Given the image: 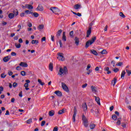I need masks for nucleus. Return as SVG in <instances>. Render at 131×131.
I'll return each mask as SVG.
<instances>
[{"label": "nucleus", "instance_id": "nucleus-9", "mask_svg": "<svg viewBox=\"0 0 131 131\" xmlns=\"http://www.w3.org/2000/svg\"><path fill=\"white\" fill-rule=\"evenodd\" d=\"M19 66H21V67L27 68L28 67V64H27V63L26 62H21L19 63Z\"/></svg>", "mask_w": 131, "mask_h": 131}, {"label": "nucleus", "instance_id": "nucleus-23", "mask_svg": "<svg viewBox=\"0 0 131 131\" xmlns=\"http://www.w3.org/2000/svg\"><path fill=\"white\" fill-rule=\"evenodd\" d=\"M81 7V6L80 5L76 4L74 5V9H75V10H78V9H80Z\"/></svg>", "mask_w": 131, "mask_h": 131}, {"label": "nucleus", "instance_id": "nucleus-64", "mask_svg": "<svg viewBox=\"0 0 131 131\" xmlns=\"http://www.w3.org/2000/svg\"><path fill=\"white\" fill-rule=\"evenodd\" d=\"M28 85H29V84L27 83H25L24 84L25 88H28Z\"/></svg>", "mask_w": 131, "mask_h": 131}, {"label": "nucleus", "instance_id": "nucleus-3", "mask_svg": "<svg viewBox=\"0 0 131 131\" xmlns=\"http://www.w3.org/2000/svg\"><path fill=\"white\" fill-rule=\"evenodd\" d=\"M58 57H57V59L60 61H64L65 60V58L64 57V54L62 53H58L57 54Z\"/></svg>", "mask_w": 131, "mask_h": 131}, {"label": "nucleus", "instance_id": "nucleus-2", "mask_svg": "<svg viewBox=\"0 0 131 131\" xmlns=\"http://www.w3.org/2000/svg\"><path fill=\"white\" fill-rule=\"evenodd\" d=\"M82 120L84 126H85V127H88L89 126V121L84 114L82 116Z\"/></svg>", "mask_w": 131, "mask_h": 131}, {"label": "nucleus", "instance_id": "nucleus-19", "mask_svg": "<svg viewBox=\"0 0 131 131\" xmlns=\"http://www.w3.org/2000/svg\"><path fill=\"white\" fill-rule=\"evenodd\" d=\"M90 52H91V54L95 55V56H98V52H97V51H96L94 49H92V50H90Z\"/></svg>", "mask_w": 131, "mask_h": 131}, {"label": "nucleus", "instance_id": "nucleus-49", "mask_svg": "<svg viewBox=\"0 0 131 131\" xmlns=\"http://www.w3.org/2000/svg\"><path fill=\"white\" fill-rule=\"evenodd\" d=\"M88 86V83H85L82 85V89H84Z\"/></svg>", "mask_w": 131, "mask_h": 131}, {"label": "nucleus", "instance_id": "nucleus-29", "mask_svg": "<svg viewBox=\"0 0 131 131\" xmlns=\"http://www.w3.org/2000/svg\"><path fill=\"white\" fill-rule=\"evenodd\" d=\"M90 127L91 129H94L96 127V125L95 124H92L90 125Z\"/></svg>", "mask_w": 131, "mask_h": 131}, {"label": "nucleus", "instance_id": "nucleus-54", "mask_svg": "<svg viewBox=\"0 0 131 131\" xmlns=\"http://www.w3.org/2000/svg\"><path fill=\"white\" fill-rule=\"evenodd\" d=\"M7 76V75H5V74H1V78H5Z\"/></svg>", "mask_w": 131, "mask_h": 131}, {"label": "nucleus", "instance_id": "nucleus-36", "mask_svg": "<svg viewBox=\"0 0 131 131\" xmlns=\"http://www.w3.org/2000/svg\"><path fill=\"white\" fill-rule=\"evenodd\" d=\"M119 15L120 16V17H122V18H125V15H124L123 13H122V12H120Z\"/></svg>", "mask_w": 131, "mask_h": 131}, {"label": "nucleus", "instance_id": "nucleus-33", "mask_svg": "<svg viewBox=\"0 0 131 131\" xmlns=\"http://www.w3.org/2000/svg\"><path fill=\"white\" fill-rule=\"evenodd\" d=\"M112 119H113V120H116V119H117V116H116V115H113L112 116Z\"/></svg>", "mask_w": 131, "mask_h": 131}, {"label": "nucleus", "instance_id": "nucleus-45", "mask_svg": "<svg viewBox=\"0 0 131 131\" xmlns=\"http://www.w3.org/2000/svg\"><path fill=\"white\" fill-rule=\"evenodd\" d=\"M117 66H122L123 65V63L122 62H120L116 64Z\"/></svg>", "mask_w": 131, "mask_h": 131}, {"label": "nucleus", "instance_id": "nucleus-61", "mask_svg": "<svg viewBox=\"0 0 131 131\" xmlns=\"http://www.w3.org/2000/svg\"><path fill=\"white\" fill-rule=\"evenodd\" d=\"M92 70H89L88 71L86 72V73L88 74V75H90V73H92Z\"/></svg>", "mask_w": 131, "mask_h": 131}, {"label": "nucleus", "instance_id": "nucleus-20", "mask_svg": "<svg viewBox=\"0 0 131 131\" xmlns=\"http://www.w3.org/2000/svg\"><path fill=\"white\" fill-rule=\"evenodd\" d=\"M75 42L77 46L79 45V39L77 37H75Z\"/></svg>", "mask_w": 131, "mask_h": 131}, {"label": "nucleus", "instance_id": "nucleus-34", "mask_svg": "<svg viewBox=\"0 0 131 131\" xmlns=\"http://www.w3.org/2000/svg\"><path fill=\"white\" fill-rule=\"evenodd\" d=\"M38 82L41 85H45V83L42 82L41 81V80L38 79Z\"/></svg>", "mask_w": 131, "mask_h": 131}, {"label": "nucleus", "instance_id": "nucleus-56", "mask_svg": "<svg viewBox=\"0 0 131 131\" xmlns=\"http://www.w3.org/2000/svg\"><path fill=\"white\" fill-rule=\"evenodd\" d=\"M53 131H58V126L54 127Z\"/></svg>", "mask_w": 131, "mask_h": 131}, {"label": "nucleus", "instance_id": "nucleus-21", "mask_svg": "<svg viewBox=\"0 0 131 131\" xmlns=\"http://www.w3.org/2000/svg\"><path fill=\"white\" fill-rule=\"evenodd\" d=\"M49 70H50V71H53V69L54 68V67L53 66V63L50 62L49 66Z\"/></svg>", "mask_w": 131, "mask_h": 131}, {"label": "nucleus", "instance_id": "nucleus-63", "mask_svg": "<svg viewBox=\"0 0 131 131\" xmlns=\"http://www.w3.org/2000/svg\"><path fill=\"white\" fill-rule=\"evenodd\" d=\"M113 109H114V106H112L110 107V111H113Z\"/></svg>", "mask_w": 131, "mask_h": 131}, {"label": "nucleus", "instance_id": "nucleus-22", "mask_svg": "<svg viewBox=\"0 0 131 131\" xmlns=\"http://www.w3.org/2000/svg\"><path fill=\"white\" fill-rule=\"evenodd\" d=\"M49 115L51 117L54 116V115H55V111H54V110L50 111L49 113Z\"/></svg>", "mask_w": 131, "mask_h": 131}, {"label": "nucleus", "instance_id": "nucleus-35", "mask_svg": "<svg viewBox=\"0 0 131 131\" xmlns=\"http://www.w3.org/2000/svg\"><path fill=\"white\" fill-rule=\"evenodd\" d=\"M64 113V109H62V110H60L58 112V114L61 115V114H63V113Z\"/></svg>", "mask_w": 131, "mask_h": 131}, {"label": "nucleus", "instance_id": "nucleus-44", "mask_svg": "<svg viewBox=\"0 0 131 131\" xmlns=\"http://www.w3.org/2000/svg\"><path fill=\"white\" fill-rule=\"evenodd\" d=\"M74 32H73V31H71L70 32V35L71 36V37H73V34H74Z\"/></svg>", "mask_w": 131, "mask_h": 131}, {"label": "nucleus", "instance_id": "nucleus-27", "mask_svg": "<svg viewBox=\"0 0 131 131\" xmlns=\"http://www.w3.org/2000/svg\"><path fill=\"white\" fill-rule=\"evenodd\" d=\"M15 16V14L14 13H9L8 15V17L10 19H13V17Z\"/></svg>", "mask_w": 131, "mask_h": 131}, {"label": "nucleus", "instance_id": "nucleus-37", "mask_svg": "<svg viewBox=\"0 0 131 131\" xmlns=\"http://www.w3.org/2000/svg\"><path fill=\"white\" fill-rule=\"evenodd\" d=\"M101 54H102V55H104L105 54H107V50H102L101 52H100Z\"/></svg>", "mask_w": 131, "mask_h": 131}, {"label": "nucleus", "instance_id": "nucleus-46", "mask_svg": "<svg viewBox=\"0 0 131 131\" xmlns=\"http://www.w3.org/2000/svg\"><path fill=\"white\" fill-rule=\"evenodd\" d=\"M12 85L13 88H17V85H18V84L17 83V82H14Z\"/></svg>", "mask_w": 131, "mask_h": 131}, {"label": "nucleus", "instance_id": "nucleus-25", "mask_svg": "<svg viewBox=\"0 0 131 131\" xmlns=\"http://www.w3.org/2000/svg\"><path fill=\"white\" fill-rule=\"evenodd\" d=\"M26 8H27V9H33V6H32V5H28V4H26Z\"/></svg>", "mask_w": 131, "mask_h": 131}, {"label": "nucleus", "instance_id": "nucleus-53", "mask_svg": "<svg viewBox=\"0 0 131 131\" xmlns=\"http://www.w3.org/2000/svg\"><path fill=\"white\" fill-rule=\"evenodd\" d=\"M46 124V121H42L41 123V126H43Z\"/></svg>", "mask_w": 131, "mask_h": 131}, {"label": "nucleus", "instance_id": "nucleus-52", "mask_svg": "<svg viewBox=\"0 0 131 131\" xmlns=\"http://www.w3.org/2000/svg\"><path fill=\"white\" fill-rule=\"evenodd\" d=\"M121 126L122 127H126V125L125 124V123H121Z\"/></svg>", "mask_w": 131, "mask_h": 131}, {"label": "nucleus", "instance_id": "nucleus-5", "mask_svg": "<svg viewBox=\"0 0 131 131\" xmlns=\"http://www.w3.org/2000/svg\"><path fill=\"white\" fill-rule=\"evenodd\" d=\"M77 113V110L76 109V107H74V114L73 115V122H75V117H76V114Z\"/></svg>", "mask_w": 131, "mask_h": 131}, {"label": "nucleus", "instance_id": "nucleus-11", "mask_svg": "<svg viewBox=\"0 0 131 131\" xmlns=\"http://www.w3.org/2000/svg\"><path fill=\"white\" fill-rule=\"evenodd\" d=\"M82 107L84 111H86L88 110V105H86V103L84 102L82 104Z\"/></svg>", "mask_w": 131, "mask_h": 131}, {"label": "nucleus", "instance_id": "nucleus-48", "mask_svg": "<svg viewBox=\"0 0 131 131\" xmlns=\"http://www.w3.org/2000/svg\"><path fill=\"white\" fill-rule=\"evenodd\" d=\"M90 68H91V64H89L87 66V68L86 69V70H87L88 71H89V70H90Z\"/></svg>", "mask_w": 131, "mask_h": 131}, {"label": "nucleus", "instance_id": "nucleus-26", "mask_svg": "<svg viewBox=\"0 0 131 131\" xmlns=\"http://www.w3.org/2000/svg\"><path fill=\"white\" fill-rule=\"evenodd\" d=\"M32 16H34V17L37 18V17L39 16V14H38L37 12H34V13L33 12V13H32Z\"/></svg>", "mask_w": 131, "mask_h": 131}, {"label": "nucleus", "instance_id": "nucleus-28", "mask_svg": "<svg viewBox=\"0 0 131 131\" xmlns=\"http://www.w3.org/2000/svg\"><path fill=\"white\" fill-rule=\"evenodd\" d=\"M125 74V71H123L122 72L121 75V78H122V79H123L124 78V75Z\"/></svg>", "mask_w": 131, "mask_h": 131}, {"label": "nucleus", "instance_id": "nucleus-16", "mask_svg": "<svg viewBox=\"0 0 131 131\" xmlns=\"http://www.w3.org/2000/svg\"><path fill=\"white\" fill-rule=\"evenodd\" d=\"M62 30L60 29L59 30H58L56 33V36L58 38H59V37H60V36H61V34L62 33Z\"/></svg>", "mask_w": 131, "mask_h": 131}, {"label": "nucleus", "instance_id": "nucleus-6", "mask_svg": "<svg viewBox=\"0 0 131 131\" xmlns=\"http://www.w3.org/2000/svg\"><path fill=\"white\" fill-rule=\"evenodd\" d=\"M50 10L53 12L54 14H57V13H58V11H59V9L56 7H51L50 8Z\"/></svg>", "mask_w": 131, "mask_h": 131}, {"label": "nucleus", "instance_id": "nucleus-50", "mask_svg": "<svg viewBox=\"0 0 131 131\" xmlns=\"http://www.w3.org/2000/svg\"><path fill=\"white\" fill-rule=\"evenodd\" d=\"M93 22H94V21H93L89 24V28H92V26L94 25V23Z\"/></svg>", "mask_w": 131, "mask_h": 131}, {"label": "nucleus", "instance_id": "nucleus-60", "mask_svg": "<svg viewBox=\"0 0 131 131\" xmlns=\"http://www.w3.org/2000/svg\"><path fill=\"white\" fill-rule=\"evenodd\" d=\"M16 70H21L22 69V68H21V67L18 66L16 67Z\"/></svg>", "mask_w": 131, "mask_h": 131}, {"label": "nucleus", "instance_id": "nucleus-18", "mask_svg": "<svg viewBox=\"0 0 131 131\" xmlns=\"http://www.w3.org/2000/svg\"><path fill=\"white\" fill-rule=\"evenodd\" d=\"M96 39H97V37L94 36V37H92L91 38V40H90V42H91L90 44L93 45V43L94 42H95V41H96Z\"/></svg>", "mask_w": 131, "mask_h": 131}, {"label": "nucleus", "instance_id": "nucleus-39", "mask_svg": "<svg viewBox=\"0 0 131 131\" xmlns=\"http://www.w3.org/2000/svg\"><path fill=\"white\" fill-rule=\"evenodd\" d=\"M45 26L43 25H40L38 26V29H43Z\"/></svg>", "mask_w": 131, "mask_h": 131}, {"label": "nucleus", "instance_id": "nucleus-51", "mask_svg": "<svg viewBox=\"0 0 131 131\" xmlns=\"http://www.w3.org/2000/svg\"><path fill=\"white\" fill-rule=\"evenodd\" d=\"M117 125H120V124H121V122L120 121V120H117Z\"/></svg>", "mask_w": 131, "mask_h": 131}, {"label": "nucleus", "instance_id": "nucleus-10", "mask_svg": "<svg viewBox=\"0 0 131 131\" xmlns=\"http://www.w3.org/2000/svg\"><path fill=\"white\" fill-rule=\"evenodd\" d=\"M92 33V28H89V30L87 31L86 37H89Z\"/></svg>", "mask_w": 131, "mask_h": 131}, {"label": "nucleus", "instance_id": "nucleus-40", "mask_svg": "<svg viewBox=\"0 0 131 131\" xmlns=\"http://www.w3.org/2000/svg\"><path fill=\"white\" fill-rule=\"evenodd\" d=\"M15 47L17 49H20L21 48V44L18 43L17 45V43L15 44Z\"/></svg>", "mask_w": 131, "mask_h": 131}, {"label": "nucleus", "instance_id": "nucleus-38", "mask_svg": "<svg viewBox=\"0 0 131 131\" xmlns=\"http://www.w3.org/2000/svg\"><path fill=\"white\" fill-rule=\"evenodd\" d=\"M20 74L22 75V76H25V75H26V72L24 71H23L20 72Z\"/></svg>", "mask_w": 131, "mask_h": 131}, {"label": "nucleus", "instance_id": "nucleus-32", "mask_svg": "<svg viewBox=\"0 0 131 131\" xmlns=\"http://www.w3.org/2000/svg\"><path fill=\"white\" fill-rule=\"evenodd\" d=\"M13 13L15 15V16H18L19 12H18L17 10H15L13 11Z\"/></svg>", "mask_w": 131, "mask_h": 131}, {"label": "nucleus", "instance_id": "nucleus-13", "mask_svg": "<svg viewBox=\"0 0 131 131\" xmlns=\"http://www.w3.org/2000/svg\"><path fill=\"white\" fill-rule=\"evenodd\" d=\"M54 94H55L56 95H57V96H58V97H62V92H61L59 91H56L54 92Z\"/></svg>", "mask_w": 131, "mask_h": 131}, {"label": "nucleus", "instance_id": "nucleus-62", "mask_svg": "<svg viewBox=\"0 0 131 131\" xmlns=\"http://www.w3.org/2000/svg\"><path fill=\"white\" fill-rule=\"evenodd\" d=\"M59 42L60 48H62V41H61V40H59Z\"/></svg>", "mask_w": 131, "mask_h": 131}, {"label": "nucleus", "instance_id": "nucleus-57", "mask_svg": "<svg viewBox=\"0 0 131 131\" xmlns=\"http://www.w3.org/2000/svg\"><path fill=\"white\" fill-rule=\"evenodd\" d=\"M8 74H9V75H10V76H11V75H13V72L9 71H8Z\"/></svg>", "mask_w": 131, "mask_h": 131}, {"label": "nucleus", "instance_id": "nucleus-12", "mask_svg": "<svg viewBox=\"0 0 131 131\" xmlns=\"http://www.w3.org/2000/svg\"><path fill=\"white\" fill-rule=\"evenodd\" d=\"M91 91H92L93 93H97L98 92L97 88L94 85L91 86Z\"/></svg>", "mask_w": 131, "mask_h": 131}, {"label": "nucleus", "instance_id": "nucleus-55", "mask_svg": "<svg viewBox=\"0 0 131 131\" xmlns=\"http://www.w3.org/2000/svg\"><path fill=\"white\" fill-rule=\"evenodd\" d=\"M19 97H20V98H22V97H23V94H22V91H20L19 92V94L18 95Z\"/></svg>", "mask_w": 131, "mask_h": 131}, {"label": "nucleus", "instance_id": "nucleus-24", "mask_svg": "<svg viewBox=\"0 0 131 131\" xmlns=\"http://www.w3.org/2000/svg\"><path fill=\"white\" fill-rule=\"evenodd\" d=\"M117 81V79L116 78H114L112 81V84H113V86L115 85V83H116Z\"/></svg>", "mask_w": 131, "mask_h": 131}, {"label": "nucleus", "instance_id": "nucleus-41", "mask_svg": "<svg viewBox=\"0 0 131 131\" xmlns=\"http://www.w3.org/2000/svg\"><path fill=\"white\" fill-rule=\"evenodd\" d=\"M113 71L115 72V73H117V72H118L119 71V69L117 68H115L114 70Z\"/></svg>", "mask_w": 131, "mask_h": 131}, {"label": "nucleus", "instance_id": "nucleus-42", "mask_svg": "<svg viewBox=\"0 0 131 131\" xmlns=\"http://www.w3.org/2000/svg\"><path fill=\"white\" fill-rule=\"evenodd\" d=\"M31 122H32V119H30L27 121V123H28V124H30Z\"/></svg>", "mask_w": 131, "mask_h": 131}, {"label": "nucleus", "instance_id": "nucleus-15", "mask_svg": "<svg viewBox=\"0 0 131 131\" xmlns=\"http://www.w3.org/2000/svg\"><path fill=\"white\" fill-rule=\"evenodd\" d=\"M95 101L96 102H97V104L98 105H99L100 106H101V103L100 102V97H97V96H95Z\"/></svg>", "mask_w": 131, "mask_h": 131}, {"label": "nucleus", "instance_id": "nucleus-14", "mask_svg": "<svg viewBox=\"0 0 131 131\" xmlns=\"http://www.w3.org/2000/svg\"><path fill=\"white\" fill-rule=\"evenodd\" d=\"M90 46H92V44H91V40H89L86 42V44L85 46V49H88Z\"/></svg>", "mask_w": 131, "mask_h": 131}, {"label": "nucleus", "instance_id": "nucleus-7", "mask_svg": "<svg viewBox=\"0 0 131 131\" xmlns=\"http://www.w3.org/2000/svg\"><path fill=\"white\" fill-rule=\"evenodd\" d=\"M37 10L40 12H42V11H43V7L41 5V4H39L37 8Z\"/></svg>", "mask_w": 131, "mask_h": 131}, {"label": "nucleus", "instance_id": "nucleus-4", "mask_svg": "<svg viewBox=\"0 0 131 131\" xmlns=\"http://www.w3.org/2000/svg\"><path fill=\"white\" fill-rule=\"evenodd\" d=\"M61 86L64 90V91H66V92H69V89H68V87L67 86V85L65 84L64 82H61Z\"/></svg>", "mask_w": 131, "mask_h": 131}, {"label": "nucleus", "instance_id": "nucleus-30", "mask_svg": "<svg viewBox=\"0 0 131 131\" xmlns=\"http://www.w3.org/2000/svg\"><path fill=\"white\" fill-rule=\"evenodd\" d=\"M62 40H63L64 41H66V36L65 35V32H63Z\"/></svg>", "mask_w": 131, "mask_h": 131}, {"label": "nucleus", "instance_id": "nucleus-1", "mask_svg": "<svg viewBox=\"0 0 131 131\" xmlns=\"http://www.w3.org/2000/svg\"><path fill=\"white\" fill-rule=\"evenodd\" d=\"M67 73H68V70L67 69V67H64L63 69L62 68V67L59 68V71L58 73V75L62 76L64 74H67Z\"/></svg>", "mask_w": 131, "mask_h": 131}, {"label": "nucleus", "instance_id": "nucleus-47", "mask_svg": "<svg viewBox=\"0 0 131 131\" xmlns=\"http://www.w3.org/2000/svg\"><path fill=\"white\" fill-rule=\"evenodd\" d=\"M25 12L26 14H33V12H30L29 10H26Z\"/></svg>", "mask_w": 131, "mask_h": 131}, {"label": "nucleus", "instance_id": "nucleus-43", "mask_svg": "<svg viewBox=\"0 0 131 131\" xmlns=\"http://www.w3.org/2000/svg\"><path fill=\"white\" fill-rule=\"evenodd\" d=\"M126 72H127L128 74V76H129L131 74V71H129L128 70H126Z\"/></svg>", "mask_w": 131, "mask_h": 131}, {"label": "nucleus", "instance_id": "nucleus-17", "mask_svg": "<svg viewBox=\"0 0 131 131\" xmlns=\"http://www.w3.org/2000/svg\"><path fill=\"white\" fill-rule=\"evenodd\" d=\"M104 71H107V74H110V73H111V72L110 71V69L108 67H105L104 69Z\"/></svg>", "mask_w": 131, "mask_h": 131}, {"label": "nucleus", "instance_id": "nucleus-8", "mask_svg": "<svg viewBox=\"0 0 131 131\" xmlns=\"http://www.w3.org/2000/svg\"><path fill=\"white\" fill-rule=\"evenodd\" d=\"M11 59V56H7L3 58V61L4 62H8V61H10Z\"/></svg>", "mask_w": 131, "mask_h": 131}, {"label": "nucleus", "instance_id": "nucleus-59", "mask_svg": "<svg viewBox=\"0 0 131 131\" xmlns=\"http://www.w3.org/2000/svg\"><path fill=\"white\" fill-rule=\"evenodd\" d=\"M18 42L19 43H22V42H23V40H22V38H19L18 40Z\"/></svg>", "mask_w": 131, "mask_h": 131}, {"label": "nucleus", "instance_id": "nucleus-58", "mask_svg": "<svg viewBox=\"0 0 131 131\" xmlns=\"http://www.w3.org/2000/svg\"><path fill=\"white\" fill-rule=\"evenodd\" d=\"M11 55L12 56H17V53H16V52H13L11 53Z\"/></svg>", "mask_w": 131, "mask_h": 131}, {"label": "nucleus", "instance_id": "nucleus-31", "mask_svg": "<svg viewBox=\"0 0 131 131\" xmlns=\"http://www.w3.org/2000/svg\"><path fill=\"white\" fill-rule=\"evenodd\" d=\"M32 45H37V43H38V40H32Z\"/></svg>", "mask_w": 131, "mask_h": 131}]
</instances>
